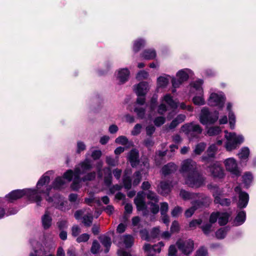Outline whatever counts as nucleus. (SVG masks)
I'll list each match as a JSON object with an SVG mask.
<instances>
[{
    "label": "nucleus",
    "mask_w": 256,
    "mask_h": 256,
    "mask_svg": "<svg viewBox=\"0 0 256 256\" xmlns=\"http://www.w3.org/2000/svg\"><path fill=\"white\" fill-rule=\"evenodd\" d=\"M46 200L49 204H52L56 208L61 211L66 212L70 208L68 202L64 200V198L59 194H56L52 198L48 196L46 198Z\"/></svg>",
    "instance_id": "6"
},
{
    "label": "nucleus",
    "mask_w": 256,
    "mask_h": 256,
    "mask_svg": "<svg viewBox=\"0 0 256 256\" xmlns=\"http://www.w3.org/2000/svg\"><path fill=\"white\" fill-rule=\"evenodd\" d=\"M92 168V162L88 158L80 162L76 166L74 171L71 170L66 171L63 175V178L68 182H70L73 178L71 188L74 190H78L82 186V182L91 181L94 180L96 173L92 172L86 173Z\"/></svg>",
    "instance_id": "2"
},
{
    "label": "nucleus",
    "mask_w": 256,
    "mask_h": 256,
    "mask_svg": "<svg viewBox=\"0 0 256 256\" xmlns=\"http://www.w3.org/2000/svg\"><path fill=\"white\" fill-rule=\"evenodd\" d=\"M228 230L229 228L227 227L222 228L219 229L218 231H216V237L219 239L224 238L226 236Z\"/></svg>",
    "instance_id": "46"
},
{
    "label": "nucleus",
    "mask_w": 256,
    "mask_h": 256,
    "mask_svg": "<svg viewBox=\"0 0 256 256\" xmlns=\"http://www.w3.org/2000/svg\"><path fill=\"white\" fill-rule=\"evenodd\" d=\"M134 238L130 235H124L120 236L118 242V246L120 248H130L133 244Z\"/></svg>",
    "instance_id": "23"
},
{
    "label": "nucleus",
    "mask_w": 256,
    "mask_h": 256,
    "mask_svg": "<svg viewBox=\"0 0 256 256\" xmlns=\"http://www.w3.org/2000/svg\"><path fill=\"white\" fill-rule=\"evenodd\" d=\"M243 182L246 188H248L252 181L253 177L250 172L245 174L242 176Z\"/></svg>",
    "instance_id": "44"
},
{
    "label": "nucleus",
    "mask_w": 256,
    "mask_h": 256,
    "mask_svg": "<svg viewBox=\"0 0 256 256\" xmlns=\"http://www.w3.org/2000/svg\"><path fill=\"white\" fill-rule=\"evenodd\" d=\"M212 175L216 178H222L224 176V170L218 162H215L208 166Z\"/></svg>",
    "instance_id": "19"
},
{
    "label": "nucleus",
    "mask_w": 256,
    "mask_h": 256,
    "mask_svg": "<svg viewBox=\"0 0 256 256\" xmlns=\"http://www.w3.org/2000/svg\"><path fill=\"white\" fill-rule=\"evenodd\" d=\"M115 142L118 144L125 145L128 143V141L125 136H120L116 139Z\"/></svg>",
    "instance_id": "56"
},
{
    "label": "nucleus",
    "mask_w": 256,
    "mask_h": 256,
    "mask_svg": "<svg viewBox=\"0 0 256 256\" xmlns=\"http://www.w3.org/2000/svg\"><path fill=\"white\" fill-rule=\"evenodd\" d=\"M149 76V74L145 70H140L136 74V78L138 80H140L147 79Z\"/></svg>",
    "instance_id": "49"
},
{
    "label": "nucleus",
    "mask_w": 256,
    "mask_h": 256,
    "mask_svg": "<svg viewBox=\"0 0 256 256\" xmlns=\"http://www.w3.org/2000/svg\"><path fill=\"white\" fill-rule=\"evenodd\" d=\"M221 131L220 126H212L208 128L207 134L210 136H214L218 134Z\"/></svg>",
    "instance_id": "42"
},
{
    "label": "nucleus",
    "mask_w": 256,
    "mask_h": 256,
    "mask_svg": "<svg viewBox=\"0 0 256 256\" xmlns=\"http://www.w3.org/2000/svg\"><path fill=\"white\" fill-rule=\"evenodd\" d=\"M106 164L110 166H116L118 164V157L116 156L115 158H114L112 156H108L106 157Z\"/></svg>",
    "instance_id": "45"
},
{
    "label": "nucleus",
    "mask_w": 256,
    "mask_h": 256,
    "mask_svg": "<svg viewBox=\"0 0 256 256\" xmlns=\"http://www.w3.org/2000/svg\"><path fill=\"white\" fill-rule=\"evenodd\" d=\"M226 101V97L221 92H215L210 90V95L208 100V104L211 106L222 108Z\"/></svg>",
    "instance_id": "11"
},
{
    "label": "nucleus",
    "mask_w": 256,
    "mask_h": 256,
    "mask_svg": "<svg viewBox=\"0 0 256 256\" xmlns=\"http://www.w3.org/2000/svg\"><path fill=\"white\" fill-rule=\"evenodd\" d=\"M142 126L140 124H136L134 128V129L132 131V134L133 136H137L141 132Z\"/></svg>",
    "instance_id": "59"
},
{
    "label": "nucleus",
    "mask_w": 256,
    "mask_h": 256,
    "mask_svg": "<svg viewBox=\"0 0 256 256\" xmlns=\"http://www.w3.org/2000/svg\"><path fill=\"white\" fill-rule=\"evenodd\" d=\"M246 214L244 211L240 212L234 220L235 226H238L242 225L246 220Z\"/></svg>",
    "instance_id": "34"
},
{
    "label": "nucleus",
    "mask_w": 256,
    "mask_h": 256,
    "mask_svg": "<svg viewBox=\"0 0 256 256\" xmlns=\"http://www.w3.org/2000/svg\"><path fill=\"white\" fill-rule=\"evenodd\" d=\"M206 145L204 142H200L197 144L194 150V154L196 155L200 154L205 150Z\"/></svg>",
    "instance_id": "41"
},
{
    "label": "nucleus",
    "mask_w": 256,
    "mask_h": 256,
    "mask_svg": "<svg viewBox=\"0 0 256 256\" xmlns=\"http://www.w3.org/2000/svg\"><path fill=\"white\" fill-rule=\"evenodd\" d=\"M182 212V208L180 206L175 207L172 211L171 214L173 217L178 216Z\"/></svg>",
    "instance_id": "61"
},
{
    "label": "nucleus",
    "mask_w": 256,
    "mask_h": 256,
    "mask_svg": "<svg viewBox=\"0 0 256 256\" xmlns=\"http://www.w3.org/2000/svg\"><path fill=\"white\" fill-rule=\"evenodd\" d=\"M218 118V112L215 111L214 113L209 112L206 108H204L200 116V121L203 125L212 124Z\"/></svg>",
    "instance_id": "7"
},
{
    "label": "nucleus",
    "mask_w": 256,
    "mask_h": 256,
    "mask_svg": "<svg viewBox=\"0 0 256 256\" xmlns=\"http://www.w3.org/2000/svg\"><path fill=\"white\" fill-rule=\"evenodd\" d=\"M99 240L102 244L106 248L105 252H108L112 244L110 238L106 236H102L99 237Z\"/></svg>",
    "instance_id": "35"
},
{
    "label": "nucleus",
    "mask_w": 256,
    "mask_h": 256,
    "mask_svg": "<svg viewBox=\"0 0 256 256\" xmlns=\"http://www.w3.org/2000/svg\"><path fill=\"white\" fill-rule=\"evenodd\" d=\"M180 196L185 200H191L192 201L198 200V202L205 200V202H212L210 197L204 194L190 192L184 190L180 191Z\"/></svg>",
    "instance_id": "5"
},
{
    "label": "nucleus",
    "mask_w": 256,
    "mask_h": 256,
    "mask_svg": "<svg viewBox=\"0 0 256 256\" xmlns=\"http://www.w3.org/2000/svg\"><path fill=\"white\" fill-rule=\"evenodd\" d=\"M180 230V226L178 222L174 221L172 222L170 228V232L172 233L177 232Z\"/></svg>",
    "instance_id": "62"
},
{
    "label": "nucleus",
    "mask_w": 256,
    "mask_h": 256,
    "mask_svg": "<svg viewBox=\"0 0 256 256\" xmlns=\"http://www.w3.org/2000/svg\"><path fill=\"white\" fill-rule=\"evenodd\" d=\"M184 180V184L192 188H199L206 184V178L197 171L188 174Z\"/></svg>",
    "instance_id": "4"
},
{
    "label": "nucleus",
    "mask_w": 256,
    "mask_h": 256,
    "mask_svg": "<svg viewBox=\"0 0 256 256\" xmlns=\"http://www.w3.org/2000/svg\"><path fill=\"white\" fill-rule=\"evenodd\" d=\"M52 174V171H48L44 174L38 182L36 189L26 188L14 190L6 196V200L12 202L24 196H26L30 200L36 203L38 206H40L42 200L40 193L48 194L50 188L46 185L50 182V175Z\"/></svg>",
    "instance_id": "1"
},
{
    "label": "nucleus",
    "mask_w": 256,
    "mask_h": 256,
    "mask_svg": "<svg viewBox=\"0 0 256 256\" xmlns=\"http://www.w3.org/2000/svg\"><path fill=\"white\" fill-rule=\"evenodd\" d=\"M178 250L185 256H190L194 250V242L189 239L180 238L176 242Z\"/></svg>",
    "instance_id": "8"
},
{
    "label": "nucleus",
    "mask_w": 256,
    "mask_h": 256,
    "mask_svg": "<svg viewBox=\"0 0 256 256\" xmlns=\"http://www.w3.org/2000/svg\"><path fill=\"white\" fill-rule=\"evenodd\" d=\"M134 112L136 114L138 118L142 119L145 116L146 108L139 106H135Z\"/></svg>",
    "instance_id": "43"
},
{
    "label": "nucleus",
    "mask_w": 256,
    "mask_h": 256,
    "mask_svg": "<svg viewBox=\"0 0 256 256\" xmlns=\"http://www.w3.org/2000/svg\"><path fill=\"white\" fill-rule=\"evenodd\" d=\"M144 200L145 194L144 192H139L134 198V202L138 210L142 211L143 215L146 216L148 214V210Z\"/></svg>",
    "instance_id": "15"
},
{
    "label": "nucleus",
    "mask_w": 256,
    "mask_h": 256,
    "mask_svg": "<svg viewBox=\"0 0 256 256\" xmlns=\"http://www.w3.org/2000/svg\"><path fill=\"white\" fill-rule=\"evenodd\" d=\"M232 104L230 102H228L227 104L226 110L228 112L229 124L230 128L233 130L235 127L236 116L232 110Z\"/></svg>",
    "instance_id": "27"
},
{
    "label": "nucleus",
    "mask_w": 256,
    "mask_h": 256,
    "mask_svg": "<svg viewBox=\"0 0 256 256\" xmlns=\"http://www.w3.org/2000/svg\"><path fill=\"white\" fill-rule=\"evenodd\" d=\"M177 169V166L174 163L170 162L165 165L162 169V173L164 176L174 172Z\"/></svg>",
    "instance_id": "31"
},
{
    "label": "nucleus",
    "mask_w": 256,
    "mask_h": 256,
    "mask_svg": "<svg viewBox=\"0 0 256 256\" xmlns=\"http://www.w3.org/2000/svg\"><path fill=\"white\" fill-rule=\"evenodd\" d=\"M203 82L199 80L191 84V91L196 92L197 96L193 98V102L196 105H203L205 104L204 98V92L202 87Z\"/></svg>",
    "instance_id": "10"
},
{
    "label": "nucleus",
    "mask_w": 256,
    "mask_h": 256,
    "mask_svg": "<svg viewBox=\"0 0 256 256\" xmlns=\"http://www.w3.org/2000/svg\"><path fill=\"white\" fill-rule=\"evenodd\" d=\"M171 76L169 75L164 74L157 78V86L158 88H165L169 84Z\"/></svg>",
    "instance_id": "29"
},
{
    "label": "nucleus",
    "mask_w": 256,
    "mask_h": 256,
    "mask_svg": "<svg viewBox=\"0 0 256 256\" xmlns=\"http://www.w3.org/2000/svg\"><path fill=\"white\" fill-rule=\"evenodd\" d=\"M230 214L227 212H219L218 223L220 225H225L228 222Z\"/></svg>",
    "instance_id": "39"
},
{
    "label": "nucleus",
    "mask_w": 256,
    "mask_h": 256,
    "mask_svg": "<svg viewBox=\"0 0 256 256\" xmlns=\"http://www.w3.org/2000/svg\"><path fill=\"white\" fill-rule=\"evenodd\" d=\"M85 202L88 204H90L92 202H96L98 206L100 205V201L99 199L94 198L93 196H90V198H86Z\"/></svg>",
    "instance_id": "57"
},
{
    "label": "nucleus",
    "mask_w": 256,
    "mask_h": 256,
    "mask_svg": "<svg viewBox=\"0 0 256 256\" xmlns=\"http://www.w3.org/2000/svg\"><path fill=\"white\" fill-rule=\"evenodd\" d=\"M234 190L238 194V200L237 204L238 207L240 208H246L249 201L248 194L246 192L242 191L240 186H236Z\"/></svg>",
    "instance_id": "16"
},
{
    "label": "nucleus",
    "mask_w": 256,
    "mask_h": 256,
    "mask_svg": "<svg viewBox=\"0 0 256 256\" xmlns=\"http://www.w3.org/2000/svg\"><path fill=\"white\" fill-rule=\"evenodd\" d=\"M181 130L189 139L191 140L200 134L202 132V128L199 124L191 122L183 125L181 128Z\"/></svg>",
    "instance_id": "9"
},
{
    "label": "nucleus",
    "mask_w": 256,
    "mask_h": 256,
    "mask_svg": "<svg viewBox=\"0 0 256 256\" xmlns=\"http://www.w3.org/2000/svg\"><path fill=\"white\" fill-rule=\"evenodd\" d=\"M208 188L211 190L214 198L215 204H219L222 206H228L230 204L231 201L229 198H222V191L216 186L208 184Z\"/></svg>",
    "instance_id": "12"
},
{
    "label": "nucleus",
    "mask_w": 256,
    "mask_h": 256,
    "mask_svg": "<svg viewBox=\"0 0 256 256\" xmlns=\"http://www.w3.org/2000/svg\"><path fill=\"white\" fill-rule=\"evenodd\" d=\"M133 185H138L142 179L140 172L139 171L136 172L133 176Z\"/></svg>",
    "instance_id": "52"
},
{
    "label": "nucleus",
    "mask_w": 256,
    "mask_h": 256,
    "mask_svg": "<svg viewBox=\"0 0 256 256\" xmlns=\"http://www.w3.org/2000/svg\"><path fill=\"white\" fill-rule=\"evenodd\" d=\"M192 74V72L190 70L184 68L178 71L176 74V76L184 82L187 80L189 76H191Z\"/></svg>",
    "instance_id": "28"
},
{
    "label": "nucleus",
    "mask_w": 256,
    "mask_h": 256,
    "mask_svg": "<svg viewBox=\"0 0 256 256\" xmlns=\"http://www.w3.org/2000/svg\"><path fill=\"white\" fill-rule=\"evenodd\" d=\"M212 224L209 222L202 226V229L206 234H208L212 230Z\"/></svg>",
    "instance_id": "55"
},
{
    "label": "nucleus",
    "mask_w": 256,
    "mask_h": 256,
    "mask_svg": "<svg viewBox=\"0 0 256 256\" xmlns=\"http://www.w3.org/2000/svg\"><path fill=\"white\" fill-rule=\"evenodd\" d=\"M218 149V148L216 144H210L206 151L208 156H203L202 158V161L209 162L211 158L214 156Z\"/></svg>",
    "instance_id": "24"
},
{
    "label": "nucleus",
    "mask_w": 256,
    "mask_h": 256,
    "mask_svg": "<svg viewBox=\"0 0 256 256\" xmlns=\"http://www.w3.org/2000/svg\"><path fill=\"white\" fill-rule=\"evenodd\" d=\"M162 102H165L168 105L172 108H178V105L172 98V97L170 94H166L162 98Z\"/></svg>",
    "instance_id": "32"
},
{
    "label": "nucleus",
    "mask_w": 256,
    "mask_h": 256,
    "mask_svg": "<svg viewBox=\"0 0 256 256\" xmlns=\"http://www.w3.org/2000/svg\"><path fill=\"white\" fill-rule=\"evenodd\" d=\"M164 244L163 242H159L158 244L152 246L148 244H146L144 246V250L145 252H148L146 256H155L151 254L152 252L160 253L162 248L164 247Z\"/></svg>",
    "instance_id": "21"
},
{
    "label": "nucleus",
    "mask_w": 256,
    "mask_h": 256,
    "mask_svg": "<svg viewBox=\"0 0 256 256\" xmlns=\"http://www.w3.org/2000/svg\"><path fill=\"white\" fill-rule=\"evenodd\" d=\"M42 226L45 230H47L51 226L52 218L48 210H46L44 214L42 216Z\"/></svg>",
    "instance_id": "25"
},
{
    "label": "nucleus",
    "mask_w": 256,
    "mask_h": 256,
    "mask_svg": "<svg viewBox=\"0 0 256 256\" xmlns=\"http://www.w3.org/2000/svg\"><path fill=\"white\" fill-rule=\"evenodd\" d=\"M81 232V228L77 225H74L72 228V235L74 237H78Z\"/></svg>",
    "instance_id": "53"
},
{
    "label": "nucleus",
    "mask_w": 256,
    "mask_h": 256,
    "mask_svg": "<svg viewBox=\"0 0 256 256\" xmlns=\"http://www.w3.org/2000/svg\"><path fill=\"white\" fill-rule=\"evenodd\" d=\"M168 209V204L166 202H164L160 204V211L162 215H164L166 214Z\"/></svg>",
    "instance_id": "60"
},
{
    "label": "nucleus",
    "mask_w": 256,
    "mask_h": 256,
    "mask_svg": "<svg viewBox=\"0 0 256 256\" xmlns=\"http://www.w3.org/2000/svg\"><path fill=\"white\" fill-rule=\"evenodd\" d=\"M194 256H208L207 250L205 248L202 247L196 252Z\"/></svg>",
    "instance_id": "63"
},
{
    "label": "nucleus",
    "mask_w": 256,
    "mask_h": 256,
    "mask_svg": "<svg viewBox=\"0 0 256 256\" xmlns=\"http://www.w3.org/2000/svg\"><path fill=\"white\" fill-rule=\"evenodd\" d=\"M128 160L132 167L137 166L138 162V152L136 149H133L130 152Z\"/></svg>",
    "instance_id": "26"
},
{
    "label": "nucleus",
    "mask_w": 256,
    "mask_h": 256,
    "mask_svg": "<svg viewBox=\"0 0 256 256\" xmlns=\"http://www.w3.org/2000/svg\"><path fill=\"white\" fill-rule=\"evenodd\" d=\"M146 196L148 199L153 200L155 202H157L158 201V197L156 194L152 191H148L146 194Z\"/></svg>",
    "instance_id": "58"
},
{
    "label": "nucleus",
    "mask_w": 256,
    "mask_h": 256,
    "mask_svg": "<svg viewBox=\"0 0 256 256\" xmlns=\"http://www.w3.org/2000/svg\"><path fill=\"white\" fill-rule=\"evenodd\" d=\"M225 138L226 140L224 147L227 151L230 152L234 150L242 144L244 140V137L242 134H237L235 132H228L225 130Z\"/></svg>",
    "instance_id": "3"
},
{
    "label": "nucleus",
    "mask_w": 256,
    "mask_h": 256,
    "mask_svg": "<svg viewBox=\"0 0 256 256\" xmlns=\"http://www.w3.org/2000/svg\"><path fill=\"white\" fill-rule=\"evenodd\" d=\"M250 150L248 148L244 146L242 148L238 155L241 160H246L250 155Z\"/></svg>",
    "instance_id": "37"
},
{
    "label": "nucleus",
    "mask_w": 256,
    "mask_h": 256,
    "mask_svg": "<svg viewBox=\"0 0 256 256\" xmlns=\"http://www.w3.org/2000/svg\"><path fill=\"white\" fill-rule=\"evenodd\" d=\"M197 171L196 163L191 159H186L181 163L180 172L184 178L188 174H191Z\"/></svg>",
    "instance_id": "13"
},
{
    "label": "nucleus",
    "mask_w": 256,
    "mask_h": 256,
    "mask_svg": "<svg viewBox=\"0 0 256 256\" xmlns=\"http://www.w3.org/2000/svg\"><path fill=\"white\" fill-rule=\"evenodd\" d=\"M145 41L142 39L136 40L134 44L133 50L134 52H138L141 48L144 46Z\"/></svg>",
    "instance_id": "47"
},
{
    "label": "nucleus",
    "mask_w": 256,
    "mask_h": 256,
    "mask_svg": "<svg viewBox=\"0 0 256 256\" xmlns=\"http://www.w3.org/2000/svg\"><path fill=\"white\" fill-rule=\"evenodd\" d=\"M172 187V184L168 182H162L160 185V192L162 195L167 194L170 191Z\"/></svg>",
    "instance_id": "33"
},
{
    "label": "nucleus",
    "mask_w": 256,
    "mask_h": 256,
    "mask_svg": "<svg viewBox=\"0 0 256 256\" xmlns=\"http://www.w3.org/2000/svg\"><path fill=\"white\" fill-rule=\"evenodd\" d=\"M74 217L77 220L82 218V222L86 226H90L92 222L93 216L92 212L85 213L84 210H78L74 213Z\"/></svg>",
    "instance_id": "17"
},
{
    "label": "nucleus",
    "mask_w": 256,
    "mask_h": 256,
    "mask_svg": "<svg viewBox=\"0 0 256 256\" xmlns=\"http://www.w3.org/2000/svg\"><path fill=\"white\" fill-rule=\"evenodd\" d=\"M102 170L104 173L107 174V175L104 177V183L106 186H109L112 182V176L110 169L109 168H105Z\"/></svg>",
    "instance_id": "36"
},
{
    "label": "nucleus",
    "mask_w": 256,
    "mask_h": 256,
    "mask_svg": "<svg viewBox=\"0 0 256 256\" xmlns=\"http://www.w3.org/2000/svg\"><path fill=\"white\" fill-rule=\"evenodd\" d=\"M149 89L148 83L142 82L134 86V90L138 96H145Z\"/></svg>",
    "instance_id": "22"
},
{
    "label": "nucleus",
    "mask_w": 256,
    "mask_h": 256,
    "mask_svg": "<svg viewBox=\"0 0 256 256\" xmlns=\"http://www.w3.org/2000/svg\"><path fill=\"white\" fill-rule=\"evenodd\" d=\"M156 56V52L154 50H146L142 55V57L146 60H151L154 58Z\"/></svg>",
    "instance_id": "38"
},
{
    "label": "nucleus",
    "mask_w": 256,
    "mask_h": 256,
    "mask_svg": "<svg viewBox=\"0 0 256 256\" xmlns=\"http://www.w3.org/2000/svg\"><path fill=\"white\" fill-rule=\"evenodd\" d=\"M100 248V245L99 243L96 240H94L91 248V252L96 254L98 252Z\"/></svg>",
    "instance_id": "54"
},
{
    "label": "nucleus",
    "mask_w": 256,
    "mask_h": 256,
    "mask_svg": "<svg viewBox=\"0 0 256 256\" xmlns=\"http://www.w3.org/2000/svg\"><path fill=\"white\" fill-rule=\"evenodd\" d=\"M166 121V118L162 116H160L156 118L154 120V123L156 126H160L162 125Z\"/></svg>",
    "instance_id": "50"
},
{
    "label": "nucleus",
    "mask_w": 256,
    "mask_h": 256,
    "mask_svg": "<svg viewBox=\"0 0 256 256\" xmlns=\"http://www.w3.org/2000/svg\"><path fill=\"white\" fill-rule=\"evenodd\" d=\"M168 256H177V250L175 246H170L168 248Z\"/></svg>",
    "instance_id": "64"
},
{
    "label": "nucleus",
    "mask_w": 256,
    "mask_h": 256,
    "mask_svg": "<svg viewBox=\"0 0 256 256\" xmlns=\"http://www.w3.org/2000/svg\"><path fill=\"white\" fill-rule=\"evenodd\" d=\"M90 238V236L89 234H82L80 236H78L76 238V241L78 243H80L82 242H87Z\"/></svg>",
    "instance_id": "51"
},
{
    "label": "nucleus",
    "mask_w": 256,
    "mask_h": 256,
    "mask_svg": "<svg viewBox=\"0 0 256 256\" xmlns=\"http://www.w3.org/2000/svg\"><path fill=\"white\" fill-rule=\"evenodd\" d=\"M224 164L226 170L230 172L233 176H238L240 175V172L236 159L233 158H226L224 161Z\"/></svg>",
    "instance_id": "14"
},
{
    "label": "nucleus",
    "mask_w": 256,
    "mask_h": 256,
    "mask_svg": "<svg viewBox=\"0 0 256 256\" xmlns=\"http://www.w3.org/2000/svg\"><path fill=\"white\" fill-rule=\"evenodd\" d=\"M210 203V202H205V200L200 202H198V200L192 201L191 204L192 206L185 212L184 214L186 216L187 218L190 217L196 210L208 206Z\"/></svg>",
    "instance_id": "20"
},
{
    "label": "nucleus",
    "mask_w": 256,
    "mask_h": 256,
    "mask_svg": "<svg viewBox=\"0 0 256 256\" xmlns=\"http://www.w3.org/2000/svg\"><path fill=\"white\" fill-rule=\"evenodd\" d=\"M170 80L173 88L172 92L174 93L176 92V88H179L184 82L179 78H176L174 76H171Z\"/></svg>",
    "instance_id": "40"
},
{
    "label": "nucleus",
    "mask_w": 256,
    "mask_h": 256,
    "mask_svg": "<svg viewBox=\"0 0 256 256\" xmlns=\"http://www.w3.org/2000/svg\"><path fill=\"white\" fill-rule=\"evenodd\" d=\"M48 184H46V186H50V189L49 191V192H50V191L52 188V187L54 188V189H60V188H62L63 186L65 184V181L63 180V178H62V177H58L57 178H56V180H54V182H52V186H48ZM42 193H40V194H41ZM44 194H46L47 196H49L50 194V193H48V194H46V193H43Z\"/></svg>",
    "instance_id": "30"
},
{
    "label": "nucleus",
    "mask_w": 256,
    "mask_h": 256,
    "mask_svg": "<svg viewBox=\"0 0 256 256\" xmlns=\"http://www.w3.org/2000/svg\"><path fill=\"white\" fill-rule=\"evenodd\" d=\"M123 184L125 188L129 190L132 186V180L130 178L127 176L126 172L123 178Z\"/></svg>",
    "instance_id": "48"
},
{
    "label": "nucleus",
    "mask_w": 256,
    "mask_h": 256,
    "mask_svg": "<svg viewBox=\"0 0 256 256\" xmlns=\"http://www.w3.org/2000/svg\"><path fill=\"white\" fill-rule=\"evenodd\" d=\"M114 76L118 84H123L128 80L130 72L128 68H120L116 72Z\"/></svg>",
    "instance_id": "18"
}]
</instances>
